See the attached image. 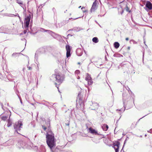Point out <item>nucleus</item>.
Returning a JSON list of instances; mask_svg holds the SVG:
<instances>
[{"mask_svg":"<svg viewBox=\"0 0 152 152\" xmlns=\"http://www.w3.org/2000/svg\"><path fill=\"white\" fill-rule=\"evenodd\" d=\"M46 122L45 125L44 126L42 125V126L44 130L46 131L47 132L46 134L47 143L51 150L52 151L53 148L55 146L54 136L50 129V119H48Z\"/></svg>","mask_w":152,"mask_h":152,"instance_id":"1","label":"nucleus"},{"mask_svg":"<svg viewBox=\"0 0 152 152\" xmlns=\"http://www.w3.org/2000/svg\"><path fill=\"white\" fill-rule=\"evenodd\" d=\"M22 122L20 121H19L15 123L14 127L17 133H18V132L20 130L21 128H22Z\"/></svg>","mask_w":152,"mask_h":152,"instance_id":"2","label":"nucleus"},{"mask_svg":"<svg viewBox=\"0 0 152 152\" xmlns=\"http://www.w3.org/2000/svg\"><path fill=\"white\" fill-rule=\"evenodd\" d=\"M52 77L56 78V81L58 83H61L64 79V77L61 76L59 74L53 75Z\"/></svg>","mask_w":152,"mask_h":152,"instance_id":"3","label":"nucleus"},{"mask_svg":"<svg viewBox=\"0 0 152 152\" xmlns=\"http://www.w3.org/2000/svg\"><path fill=\"white\" fill-rule=\"evenodd\" d=\"M40 31H44V32H47L54 38H55L58 37V36H60L59 35L55 34L51 31L48 30H45L44 28H41Z\"/></svg>","mask_w":152,"mask_h":152,"instance_id":"4","label":"nucleus"},{"mask_svg":"<svg viewBox=\"0 0 152 152\" xmlns=\"http://www.w3.org/2000/svg\"><path fill=\"white\" fill-rule=\"evenodd\" d=\"M85 80L87 81L88 84L89 86L92 85L93 83L91 75L88 73L86 74Z\"/></svg>","mask_w":152,"mask_h":152,"instance_id":"5","label":"nucleus"},{"mask_svg":"<svg viewBox=\"0 0 152 152\" xmlns=\"http://www.w3.org/2000/svg\"><path fill=\"white\" fill-rule=\"evenodd\" d=\"M31 17V15L30 14H29L28 16L26 17L24 24L25 27L26 28H28V26Z\"/></svg>","mask_w":152,"mask_h":152,"instance_id":"6","label":"nucleus"},{"mask_svg":"<svg viewBox=\"0 0 152 152\" xmlns=\"http://www.w3.org/2000/svg\"><path fill=\"white\" fill-rule=\"evenodd\" d=\"M123 104H124V108L122 109L121 108L119 110L120 111H122L124 112L125 110V102L124 101V100H126V99L128 97V95L126 94L125 93H123Z\"/></svg>","mask_w":152,"mask_h":152,"instance_id":"7","label":"nucleus"},{"mask_svg":"<svg viewBox=\"0 0 152 152\" xmlns=\"http://www.w3.org/2000/svg\"><path fill=\"white\" fill-rule=\"evenodd\" d=\"M120 143L118 141H115L113 143V147L114 148L115 152H118V149L119 148Z\"/></svg>","mask_w":152,"mask_h":152,"instance_id":"8","label":"nucleus"},{"mask_svg":"<svg viewBox=\"0 0 152 152\" xmlns=\"http://www.w3.org/2000/svg\"><path fill=\"white\" fill-rule=\"evenodd\" d=\"M88 132L93 134L99 135V134L98 133L97 131L95 129H93L91 127H90L88 129Z\"/></svg>","mask_w":152,"mask_h":152,"instance_id":"9","label":"nucleus"},{"mask_svg":"<svg viewBox=\"0 0 152 152\" xmlns=\"http://www.w3.org/2000/svg\"><path fill=\"white\" fill-rule=\"evenodd\" d=\"M97 0H95V1L93 3L92 7L91 9V11H94L97 9L96 5L98 3V2L97 1Z\"/></svg>","mask_w":152,"mask_h":152,"instance_id":"10","label":"nucleus"},{"mask_svg":"<svg viewBox=\"0 0 152 152\" xmlns=\"http://www.w3.org/2000/svg\"><path fill=\"white\" fill-rule=\"evenodd\" d=\"M66 56L67 58L70 56L71 49L70 46L69 45H66Z\"/></svg>","mask_w":152,"mask_h":152,"instance_id":"11","label":"nucleus"},{"mask_svg":"<svg viewBox=\"0 0 152 152\" xmlns=\"http://www.w3.org/2000/svg\"><path fill=\"white\" fill-rule=\"evenodd\" d=\"M98 107V104L96 102H94L92 103V105L91 106L90 108L92 110H95L97 109Z\"/></svg>","mask_w":152,"mask_h":152,"instance_id":"12","label":"nucleus"},{"mask_svg":"<svg viewBox=\"0 0 152 152\" xmlns=\"http://www.w3.org/2000/svg\"><path fill=\"white\" fill-rule=\"evenodd\" d=\"M20 144L21 146L20 148L22 147L23 148H27V144L24 142H20L18 143V145Z\"/></svg>","mask_w":152,"mask_h":152,"instance_id":"13","label":"nucleus"},{"mask_svg":"<svg viewBox=\"0 0 152 152\" xmlns=\"http://www.w3.org/2000/svg\"><path fill=\"white\" fill-rule=\"evenodd\" d=\"M145 6L149 10H151L152 9V4L150 1H147L146 4Z\"/></svg>","mask_w":152,"mask_h":152,"instance_id":"14","label":"nucleus"},{"mask_svg":"<svg viewBox=\"0 0 152 152\" xmlns=\"http://www.w3.org/2000/svg\"><path fill=\"white\" fill-rule=\"evenodd\" d=\"M76 53L77 55L79 56H81L83 54L82 50L80 48H77L76 50Z\"/></svg>","mask_w":152,"mask_h":152,"instance_id":"15","label":"nucleus"},{"mask_svg":"<svg viewBox=\"0 0 152 152\" xmlns=\"http://www.w3.org/2000/svg\"><path fill=\"white\" fill-rule=\"evenodd\" d=\"M102 127L104 131H106L108 128V126L106 124H103L102 125Z\"/></svg>","mask_w":152,"mask_h":152,"instance_id":"16","label":"nucleus"},{"mask_svg":"<svg viewBox=\"0 0 152 152\" xmlns=\"http://www.w3.org/2000/svg\"><path fill=\"white\" fill-rule=\"evenodd\" d=\"M114 47L116 49L118 48L120 46L119 43L118 42H115L114 43Z\"/></svg>","mask_w":152,"mask_h":152,"instance_id":"17","label":"nucleus"},{"mask_svg":"<svg viewBox=\"0 0 152 152\" xmlns=\"http://www.w3.org/2000/svg\"><path fill=\"white\" fill-rule=\"evenodd\" d=\"M92 41L95 43H97L98 42L99 40L97 37H94L92 39Z\"/></svg>","mask_w":152,"mask_h":152,"instance_id":"18","label":"nucleus"},{"mask_svg":"<svg viewBox=\"0 0 152 152\" xmlns=\"http://www.w3.org/2000/svg\"><path fill=\"white\" fill-rule=\"evenodd\" d=\"M73 30L75 31H79L80 30V28H73V29L69 30L68 31H70Z\"/></svg>","mask_w":152,"mask_h":152,"instance_id":"19","label":"nucleus"},{"mask_svg":"<svg viewBox=\"0 0 152 152\" xmlns=\"http://www.w3.org/2000/svg\"><path fill=\"white\" fill-rule=\"evenodd\" d=\"M80 73V71L78 70H76L75 72V74L76 76H77V75H79Z\"/></svg>","mask_w":152,"mask_h":152,"instance_id":"20","label":"nucleus"},{"mask_svg":"<svg viewBox=\"0 0 152 152\" xmlns=\"http://www.w3.org/2000/svg\"><path fill=\"white\" fill-rule=\"evenodd\" d=\"M40 104L47 106L49 104V103L48 102H42L41 103H40Z\"/></svg>","mask_w":152,"mask_h":152,"instance_id":"21","label":"nucleus"},{"mask_svg":"<svg viewBox=\"0 0 152 152\" xmlns=\"http://www.w3.org/2000/svg\"><path fill=\"white\" fill-rule=\"evenodd\" d=\"M17 2L20 5H22L23 4V2L20 0H16Z\"/></svg>","mask_w":152,"mask_h":152,"instance_id":"22","label":"nucleus"},{"mask_svg":"<svg viewBox=\"0 0 152 152\" xmlns=\"http://www.w3.org/2000/svg\"><path fill=\"white\" fill-rule=\"evenodd\" d=\"M41 149H42V152H45V149L44 146H41Z\"/></svg>","mask_w":152,"mask_h":152,"instance_id":"23","label":"nucleus"},{"mask_svg":"<svg viewBox=\"0 0 152 152\" xmlns=\"http://www.w3.org/2000/svg\"><path fill=\"white\" fill-rule=\"evenodd\" d=\"M125 9L127 12H130V11L129 10V8L128 7V6L127 5H126V7L125 8Z\"/></svg>","mask_w":152,"mask_h":152,"instance_id":"24","label":"nucleus"},{"mask_svg":"<svg viewBox=\"0 0 152 152\" xmlns=\"http://www.w3.org/2000/svg\"><path fill=\"white\" fill-rule=\"evenodd\" d=\"M6 16L10 17H14L13 14H7L6 15Z\"/></svg>","mask_w":152,"mask_h":152,"instance_id":"25","label":"nucleus"},{"mask_svg":"<svg viewBox=\"0 0 152 152\" xmlns=\"http://www.w3.org/2000/svg\"><path fill=\"white\" fill-rule=\"evenodd\" d=\"M7 117L6 116H3L2 117V119L4 121H5L7 120Z\"/></svg>","mask_w":152,"mask_h":152,"instance_id":"26","label":"nucleus"},{"mask_svg":"<svg viewBox=\"0 0 152 152\" xmlns=\"http://www.w3.org/2000/svg\"><path fill=\"white\" fill-rule=\"evenodd\" d=\"M13 15H14V17H15L16 16H18L19 18L20 19V17L19 16L18 14V13L16 14L15 15L13 14Z\"/></svg>","mask_w":152,"mask_h":152,"instance_id":"27","label":"nucleus"},{"mask_svg":"<svg viewBox=\"0 0 152 152\" xmlns=\"http://www.w3.org/2000/svg\"><path fill=\"white\" fill-rule=\"evenodd\" d=\"M85 9V7H83L82 8H81V10H82V11H83L84 12H85L86 11L85 10H84V9Z\"/></svg>","mask_w":152,"mask_h":152,"instance_id":"28","label":"nucleus"},{"mask_svg":"<svg viewBox=\"0 0 152 152\" xmlns=\"http://www.w3.org/2000/svg\"><path fill=\"white\" fill-rule=\"evenodd\" d=\"M18 97L19 98V99H20V103H21V104H22V100H21V98H20V97L18 95Z\"/></svg>","mask_w":152,"mask_h":152,"instance_id":"29","label":"nucleus"},{"mask_svg":"<svg viewBox=\"0 0 152 152\" xmlns=\"http://www.w3.org/2000/svg\"><path fill=\"white\" fill-rule=\"evenodd\" d=\"M11 125V124L10 123H8L7 124V126L9 127Z\"/></svg>","mask_w":152,"mask_h":152,"instance_id":"30","label":"nucleus"},{"mask_svg":"<svg viewBox=\"0 0 152 152\" xmlns=\"http://www.w3.org/2000/svg\"><path fill=\"white\" fill-rule=\"evenodd\" d=\"M132 41L133 42V43H134V44L137 43V42L136 41H134V40H132Z\"/></svg>","mask_w":152,"mask_h":152,"instance_id":"31","label":"nucleus"},{"mask_svg":"<svg viewBox=\"0 0 152 152\" xmlns=\"http://www.w3.org/2000/svg\"><path fill=\"white\" fill-rule=\"evenodd\" d=\"M28 69L29 70H31V67H30V66H28Z\"/></svg>","mask_w":152,"mask_h":152,"instance_id":"32","label":"nucleus"},{"mask_svg":"<svg viewBox=\"0 0 152 152\" xmlns=\"http://www.w3.org/2000/svg\"><path fill=\"white\" fill-rule=\"evenodd\" d=\"M123 12H124V10H122V11H121V14L122 15V14L123 13Z\"/></svg>","mask_w":152,"mask_h":152,"instance_id":"33","label":"nucleus"},{"mask_svg":"<svg viewBox=\"0 0 152 152\" xmlns=\"http://www.w3.org/2000/svg\"><path fill=\"white\" fill-rule=\"evenodd\" d=\"M77 79H80V77L79 76H78V75H77Z\"/></svg>","mask_w":152,"mask_h":152,"instance_id":"34","label":"nucleus"},{"mask_svg":"<svg viewBox=\"0 0 152 152\" xmlns=\"http://www.w3.org/2000/svg\"><path fill=\"white\" fill-rule=\"evenodd\" d=\"M129 39L127 37L126 38V41H128Z\"/></svg>","mask_w":152,"mask_h":152,"instance_id":"35","label":"nucleus"},{"mask_svg":"<svg viewBox=\"0 0 152 152\" xmlns=\"http://www.w3.org/2000/svg\"><path fill=\"white\" fill-rule=\"evenodd\" d=\"M72 35H71V34H69L67 36H72Z\"/></svg>","mask_w":152,"mask_h":152,"instance_id":"36","label":"nucleus"},{"mask_svg":"<svg viewBox=\"0 0 152 152\" xmlns=\"http://www.w3.org/2000/svg\"><path fill=\"white\" fill-rule=\"evenodd\" d=\"M16 55V53H13L12 54V56H14L15 55Z\"/></svg>","mask_w":152,"mask_h":152,"instance_id":"37","label":"nucleus"},{"mask_svg":"<svg viewBox=\"0 0 152 152\" xmlns=\"http://www.w3.org/2000/svg\"><path fill=\"white\" fill-rule=\"evenodd\" d=\"M26 31H24V34H26Z\"/></svg>","mask_w":152,"mask_h":152,"instance_id":"38","label":"nucleus"},{"mask_svg":"<svg viewBox=\"0 0 152 152\" xmlns=\"http://www.w3.org/2000/svg\"><path fill=\"white\" fill-rule=\"evenodd\" d=\"M127 49L129 50L130 49V47H128V48H127Z\"/></svg>","mask_w":152,"mask_h":152,"instance_id":"39","label":"nucleus"},{"mask_svg":"<svg viewBox=\"0 0 152 152\" xmlns=\"http://www.w3.org/2000/svg\"><path fill=\"white\" fill-rule=\"evenodd\" d=\"M37 135H36L34 136V138H36V137H37Z\"/></svg>","mask_w":152,"mask_h":152,"instance_id":"40","label":"nucleus"},{"mask_svg":"<svg viewBox=\"0 0 152 152\" xmlns=\"http://www.w3.org/2000/svg\"><path fill=\"white\" fill-rule=\"evenodd\" d=\"M2 109L4 110V108L3 107V106H2Z\"/></svg>","mask_w":152,"mask_h":152,"instance_id":"41","label":"nucleus"},{"mask_svg":"<svg viewBox=\"0 0 152 152\" xmlns=\"http://www.w3.org/2000/svg\"><path fill=\"white\" fill-rule=\"evenodd\" d=\"M31 104H32L33 105H34V104H33V103H31Z\"/></svg>","mask_w":152,"mask_h":152,"instance_id":"42","label":"nucleus"},{"mask_svg":"<svg viewBox=\"0 0 152 152\" xmlns=\"http://www.w3.org/2000/svg\"><path fill=\"white\" fill-rule=\"evenodd\" d=\"M144 116H143V117H142V118H140V119H141L142 118H143V117H144Z\"/></svg>","mask_w":152,"mask_h":152,"instance_id":"43","label":"nucleus"},{"mask_svg":"<svg viewBox=\"0 0 152 152\" xmlns=\"http://www.w3.org/2000/svg\"><path fill=\"white\" fill-rule=\"evenodd\" d=\"M144 116H143V117H142V118H140V119H141L142 118H143V117H144Z\"/></svg>","mask_w":152,"mask_h":152,"instance_id":"44","label":"nucleus"},{"mask_svg":"<svg viewBox=\"0 0 152 152\" xmlns=\"http://www.w3.org/2000/svg\"><path fill=\"white\" fill-rule=\"evenodd\" d=\"M144 116H143V117H142V118H140V119H141L142 118H143V117H144Z\"/></svg>","mask_w":152,"mask_h":152,"instance_id":"45","label":"nucleus"},{"mask_svg":"<svg viewBox=\"0 0 152 152\" xmlns=\"http://www.w3.org/2000/svg\"><path fill=\"white\" fill-rule=\"evenodd\" d=\"M144 116H143V117H142V118H140V119H141L142 118H143V117H144Z\"/></svg>","mask_w":152,"mask_h":152,"instance_id":"46","label":"nucleus"},{"mask_svg":"<svg viewBox=\"0 0 152 152\" xmlns=\"http://www.w3.org/2000/svg\"><path fill=\"white\" fill-rule=\"evenodd\" d=\"M144 116H143V117H142V118H140V119H141L142 118H143V117H144Z\"/></svg>","mask_w":152,"mask_h":152,"instance_id":"47","label":"nucleus"},{"mask_svg":"<svg viewBox=\"0 0 152 152\" xmlns=\"http://www.w3.org/2000/svg\"><path fill=\"white\" fill-rule=\"evenodd\" d=\"M81 7V6H80V7H79V8H80Z\"/></svg>","mask_w":152,"mask_h":152,"instance_id":"48","label":"nucleus"},{"mask_svg":"<svg viewBox=\"0 0 152 152\" xmlns=\"http://www.w3.org/2000/svg\"><path fill=\"white\" fill-rule=\"evenodd\" d=\"M77 18H75V19H74V20L76 19H77Z\"/></svg>","mask_w":152,"mask_h":152,"instance_id":"49","label":"nucleus"},{"mask_svg":"<svg viewBox=\"0 0 152 152\" xmlns=\"http://www.w3.org/2000/svg\"><path fill=\"white\" fill-rule=\"evenodd\" d=\"M122 150H123V148H122V150H121V152L122 151Z\"/></svg>","mask_w":152,"mask_h":152,"instance_id":"50","label":"nucleus"},{"mask_svg":"<svg viewBox=\"0 0 152 152\" xmlns=\"http://www.w3.org/2000/svg\"><path fill=\"white\" fill-rule=\"evenodd\" d=\"M125 141H126V140H125V142H124V144H125Z\"/></svg>","mask_w":152,"mask_h":152,"instance_id":"51","label":"nucleus"},{"mask_svg":"<svg viewBox=\"0 0 152 152\" xmlns=\"http://www.w3.org/2000/svg\"><path fill=\"white\" fill-rule=\"evenodd\" d=\"M144 43H145V41L144 42Z\"/></svg>","mask_w":152,"mask_h":152,"instance_id":"52","label":"nucleus"},{"mask_svg":"<svg viewBox=\"0 0 152 152\" xmlns=\"http://www.w3.org/2000/svg\"><path fill=\"white\" fill-rule=\"evenodd\" d=\"M116 110L117 111V110H118V109H117Z\"/></svg>","mask_w":152,"mask_h":152,"instance_id":"53","label":"nucleus"},{"mask_svg":"<svg viewBox=\"0 0 152 152\" xmlns=\"http://www.w3.org/2000/svg\"><path fill=\"white\" fill-rule=\"evenodd\" d=\"M151 79H152V77L151 78Z\"/></svg>","mask_w":152,"mask_h":152,"instance_id":"54","label":"nucleus"}]
</instances>
